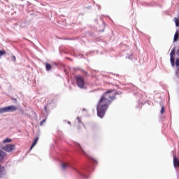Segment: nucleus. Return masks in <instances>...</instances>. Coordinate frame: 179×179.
Returning a JSON list of instances; mask_svg holds the SVG:
<instances>
[{
    "instance_id": "nucleus-1",
    "label": "nucleus",
    "mask_w": 179,
    "mask_h": 179,
    "mask_svg": "<svg viewBox=\"0 0 179 179\" xmlns=\"http://www.w3.org/2000/svg\"><path fill=\"white\" fill-rule=\"evenodd\" d=\"M114 99H115V92H114L113 90L107 91L101 96L96 106L97 115L99 118L104 117L106 112L108 109V106L111 104V101Z\"/></svg>"
},
{
    "instance_id": "nucleus-2",
    "label": "nucleus",
    "mask_w": 179,
    "mask_h": 179,
    "mask_svg": "<svg viewBox=\"0 0 179 179\" xmlns=\"http://www.w3.org/2000/svg\"><path fill=\"white\" fill-rule=\"evenodd\" d=\"M75 79L77 83V86L80 87V89H85V86L86 85L85 78H83V77L81 76H76Z\"/></svg>"
},
{
    "instance_id": "nucleus-3",
    "label": "nucleus",
    "mask_w": 179,
    "mask_h": 179,
    "mask_svg": "<svg viewBox=\"0 0 179 179\" xmlns=\"http://www.w3.org/2000/svg\"><path fill=\"white\" fill-rule=\"evenodd\" d=\"M15 145H12V144H8L4 147H3V150H5V152H10L13 150H15Z\"/></svg>"
},
{
    "instance_id": "nucleus-4",
    "label": "nucleus",
    "mask_w": 179,
    "mask_h": 179,
    "mask_svg": "<svg viewBox=\"0 0 179 179\" xmlns=\"http://www.w3.org/2000/svg\"><path fill=\"white\" fill-rule=\"evenodd\" d=\"M6 108H7V113H13V112L16 111V110H17L16 106H15L13 105L6 106Z\"/></svg>"
},
{
    "instance_id": "nucleus-5",
    "label": "nucleus",
    "mask_w": 179,
    "mask_h": 179,
    "mask_svg": "<svg viewBox=\"0 0 179 179\" xmlns=\"http://www.w3.org/2000/svg\"><path fill=\"white\" fill-rule=\"evenodd\" d=\"M173 166L175 168L179 167V159L177 157H173Z\"/></svg>"
},
{
    "instance_id": "nucleus-6",
    "label": "nucleus",
    "mask_w": 179,
    "mask_h": 179,
    "mask_svg": "<svg viewBox=\"0 0 179 179\" xmlns=\"http://www.w3.org/2000/svg\"><path fill=\"white\" fill-rule=\"evenodd\" d=\"M6 157V152L0 150V162H2Z\"/></svg>"
},
{
    "instance_id": "nucleus-7",
    "label": "nucleus",
    "mask_w": 179,
    "mask_h": 179,
    "mask_svg": "<svg viewBox=\"0 0 179 179\" xmlns=\"http://www.w3.org/2000/svg\"><path fill=\"white\" fill-rule=\"evenodd\" d=\"M178 37H179V31L177 30L174 35L173 43H176V41H178Z\"/></svg>"
},
{
    "instance_id": "nucleus-8",
    "label": "nucleus",
    "mask_w": 179,
    "mask_h": 179,
    "mask_svg": "<svg viewBox=\"0 0 179 179\" xmlns=\"http://www.w3.org/2000/svg\"><path fill=\"white\" fill-rule=\"evenodd\" d=\"M5 168L0 165V177H2V176H5Z\"/></svg>"
},
{
    "instance_id": "nucleus-9",
    "label": "nucleus",
    "mask_w": 179,
    "mask_h": 179,
    "mask_svg": "<svg viewBox=\"0 0 179 179\" xmlns=\"http://www.w3.org/2000/svg\"><path fill=\"white\" fill-rule=\"evenodd\" d=\"M37 142H38V137H36L34 139V142H33V143H32V145L30 148V150H31V149H33V148H34L36 146V145H37Z\"/></svg>"
},
{
    "instance_id": "nucleus-10",
    "label": "nucleus",
    "mask_w": 179,
    "mask_h": 179,
    "mask_svg": "<svg viewBox=\"0 0 179 179\" xmlns=\"http://www.w3.org/2000/svg\"><path fill=\"white\" fill-rule=\"evenodd\" d=\"M4 113H8L6 106L0 108V114H4Z\"/></svg>"
},
{
    "instance_id": "nucleus-11",
    "label": "nucleus",
    "mask_w": 179,
    "mask_h": 179,
    "mask_svg": "<svg viewBox=\"0 0 179 179\" xmlns=\"http://www.w3.org/2000/svg\"><path fill=\"white\" fill-rule=\"evenodd\" d=\"M77 148H78V149H80V150L82 152V153L83 155H86V152H85V150H83V148H82V146L80 145V144L77 143Z\"/></svg>"
},
{
    "instance_id": "nucleus-12",
    "label": "nucleus",
    "mask_w": 179,
    "mask_h": 179,
    "mask_svg": "<svg viewBox=\"0 0 179 179\" xmlns=\"http://www.w3.org/2000/svg\"><path fill=\"white\" fill-rule=\"evenodd\" d=\"M61 166H62V170H66V167H69V164H65V163H62Z\"/></svg>"
},
{
    "instance_id": "nucleus-13",
    "label": "nucleus",
    "mask_w": 179,
    "mask_h": 179,
    "mask_svg": "<svg viewBox=\"0 0 179 179\" xmlns=\"http://www.w3.org/2000/svg\"><path fill=\"white\" fill-rule=\"evenodd\" d=\"M45 68H46V71H49L50 69H52V66L49 63H46Z\"/></svg>"
},
{
    "instance_id": "nucleus-14",
    "label": "nucleus",
    "mask_w": 179,
    "mask_h": 179,
    "mask_svg": "<svg viewBox=\"0 0 179 179\" xmlns=\"http://www.w3.org/2000/svg\"><path fill=\"white\" fill-rule=\"evenodd\" d=\"M174 22H175V23H176V27H178V26H179V19L177 18V17H175V18H174Z\"/></svg>"
},
{
    "instance_id": "nucleus-15",
    "label": "nucleus",
    "mask_w": 179,
    "mask_h": 179,
    "mask_svg": "<svg viewBox=\"0 0 179 179\" xmlns=\"http://www.w3.org/2000/svg\"><path fill=\"white\" fill-rule=\"evenodd\" d=\"M176 54V48H173L170 53V57H173V55Z\"/></svg>"
},
{
    "instance_id": "nucleus-16",
    "label": "nucleus",
    "mask_w": 179,
    "mask_h": 179,
    "mask_svg": "<svg viewBox=\"0 0 179 179\" xmlns=\"http://www.w3.org/2000/svg\"><path fill=\"white\" fill-rule=\"evenodd\" d=\"M10 142H12V140L8 138L3 141V143H9Z\"/></svg>"
},
{
    "instance_id": "nucleus-17",
    "label": "nucleus",
    "mask_w": 179,
    "mask_h": 179,
    "mask_svg": "<svg viewBox=\"0 0 179 179\" xmlns=\"http://www.w3.org/2000/svg\"><path fill=\"white\" fill-rule=\"evenodd\" d=\"M170 58H171V64L172 66H174V65H176V63L174 62V57H170Z\"/></svg>"
},
{
    "instance_id": "nucleus-18",
    "label": "nucleus",
    "mask_w": 179,
    "mask_h": 179,
    "mask_svg": "<svg viewBox=\"0 0 179 179\" xmlns=\"http://www.w3.org/2000/svg\"><path fill=\"white\" fill-rule=\"evenodd\" d=\"M73 170H75V171H76V173H78V174H79V176H81V177H85V176L83 174H82L80 172H79V171L76 170L74 168H73Z\"/></svg>"
},
{
    "instance_id": "nucleus-19",
    "label": "nucleus",
    "mask_w": 179,
    "mask_h": 179,
    "mask_svg": "<svg viewBox=\"0 0 179 179\" xmlns=\"http://www.w3.org/2000/svg\"><path fill=\"white\" fill-rule=\"evenodd\" d=\"M176 66H179V57H178L176 60Z\"/></svg>"
},
{
    "instance_id": "nucleus-20",
    "label": "nucleus",
    "mask_w": 179,
    "mask_h": 179,
    "mask_svg": "<svg viewBox=\"0 0 179 179\" xmlns=\"http://www.w3.org/2000/svg\"><path fill=\"white\" fill-rule=\"evenodd\" d=\"M5 54H6L5 51L0 50V58L2 57V55H3Z\"/></svg>"
},
{
    "instance_id": "nucleus-21",
    "label": "nucleus",
    "mask_w": 179,
    "mask_h": 179,
    "mask_svg": "<svg viewBox=\"0 0 179 179\" xmlns=\"http://www.w3.org/2000/svg\"><path fill=\"white\" fill-rule=\"evenodd\" d=\"M11 58L14 62H16V57L15 55H13Z\"/></svg>"
},
{
    "instance_id": "nucleus-22",
    "label": "nucleus",
    "mask_w": 179,
    "mask_h": 179,
    "mask_svg": "<svg viewBox=\"0 0 179 179\" xmlns=\"http://www.w3.org/2000/svg\"><path fill=\"white\" fill-rule=\"evenodd\" d=\"M46 121V119H44L43 120H42L41 122H40V125L41 126H43V124H44V122H45Z\"/></svg>"
},
{
    "instance_id": "nucleus-23",
    "label": "nucleus",
    "mask_w": 179,
    "mask_h": 179,
    "mask_svg": "<svg viewBox=\"0 0 179 179\" xmlns=\"http://www.w3.org/2000/svg\"><path fill=\"white\" fill-rule=\"evenodd\" d=\"M160 113H161V114H163V113H164V106L162 107Z\"/></svg>"
},
{
    "instance_id": "nucleus-24",
    "label": "nucleus",
    "mask_w": 179,
    "mask_h": 179,
    "mask_svg": "<svg viewBox=\"0 0 179 179\" xmlns=\"http://www.w3.org/2000/svg\"><path fill=\"white\" fill-rule=\"evenodd\" d=\"M176 75H179V67H178V69L176 70Z\"/></svg>"
},
{
    "instance_id": "nucleus-25",
    "label": "nucleus",
    "mask_w": 179,
    "mask_h": 179,
    "mask_svg": "<svg viewBox=\"0 0 179 179\" xmlns=\"http://www.w3.org/2000/svg\"><path fill=\"white\" fill-rule=\"evenodd\" d=\"M176 55H178V58H179V50H177Z\"/></svg>"
},
{
    "instance_id": "nucleus-26",
    "label": "nucleus",
    "mask_w": 179,
    "mask_h": 179,
    "mask_svg": "<svg viewBox=\"0 0 179 179\" xmlns=\"http://www.w3.org/2000/svg\"><path fill=\"white\" fill-rule=\"evenodd\" d=\"M77 120H78V122H80V117H77Z\"/></svg>"
},
{
    "instance_id": "nucleus-27",
    "label": "nucleus",
    "mask_w": 179,
    "mask_h": 179,
    "mask_svg": "<svg viewBox=\"0 0 179 179\" xmlns=\"http://www.w3.org/2000/svg\"><path fill=\"white\" fill-rule=\"evenodd\" d=\"M92 162H97V161H96V159H93V158H92Z\"/></svg>"
},
{
    "instance_id": "nucleus-28",
    "label": "nucleus",
    "mask_w": 179,
    "mask_h": 179,
    "mask_svg": "<svg viewBox=\"0 0 179 179\" xmlns=\"http://www.w3.org/2000/svg\"><path fill=\"white\" fill-rule=\"evenodd\" d=\"M45 111H47V106H45Z\"/></svg>"
},
{
    "instance_id": "nucleus-29",
    "label": "nucleus",
    "mask_w": 179,
    "mask_h": 179,
    "mask_svg": "<svg viewBox=\"0 0 179 179\" xmlns=\"http://www.w3.org/2000/svg\"><path fill=\"white\" fill-rule=\"evenodd\" d=\"M68 124H71V122H68Z\"/></svg>"
}]
</instances>
